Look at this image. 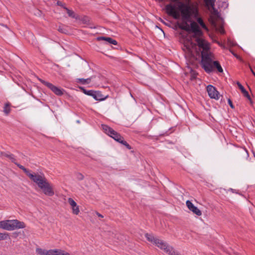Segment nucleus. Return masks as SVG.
<instances>
[{
	"mask_svg": "<svg viewBox=\"0 0 255 255\" xmlns=\"http://www.w3.org/2000/svg\"><path fill=\"white\" fill-rule=\"evenodd\" d=\"M186 30H191L193 33L192 36H187L183 41L182 49L186 58L197 59L201 55V65L205 71L210 73L213 70L214 56L208 51L209 43L203 38V32L194 22L189 26L186 23L182 26Z\"/></svg>",
	"mask_w": 255,
	"mask_h": 255,
	"instance_id": "1",
	"label": "nucleus"
},
{
	"mask_svg": "<svg viewBox=\"0 0 255 255\" xmlns=\"http://www.w3.org/2000/svg\"><path fill=\"white\" fill-rule=\"evenodd\" d=\"M157 0L162 2L164 0L161 1L159 0ZM170 0L174 3H170L166 5V12L168 15L172 16L175 19H177L180 18H181L182 22L179 25L180 28L183 29L182 26L185 23H186L189 26H191V23L193 22H195L198 25L197 22L193 20V18H196L197 22L204 29L208 30V28L204 23L201 17H198L199 7L198 4L197 2L184 3L179 0ZM198 26H199V25ZM199 27L200 28V27ZM187 31H188V30H187ZM188 32L192 34L190 35H187L185 38L187 36H192L193 34L191 30H189ZM184 38L185 37L183 38L182 41Z\"/></svg>",
	"mask_w": 255,
	"mask_h": 255,
	"instance_id": "2",
	"label": "nucleus"
},
{
	"mask_svg": "<svg viewBox=\"0 0 255 255\" xmlns=\"http://www.w3.org/2000/svg\"><path fill=\"white\" fill-rule=\"evenodd\" d=\"M146 239L152 244L155 245L156 247L163 250L164 252L168 254L172 247L168 245L166 242L162 240L157 237L153 236L152 234H145Z\"/></svg>",
	"mask_w": 255,
	"mask_h": 255,
	"instance_id": "3",
	"label": "nucleus"
},
{
	"mask_svg": "<svg viewBox=\"0 0 255 255\" xmlns=\"http://www.w3.org/2000/svg\"><path fill=\"white\" fill-rule=\"evenodd\" d=\"M35 252L39 255H71L68 252L57 249L47 250L41 248H37Z\"/></svg>",
	"mask_w": 255,
	"mask_h": 255,
	"instance_id": "4",
	"label": "nucleus"
},
{
	"mask_svg": "<svg viewBox=\"0 0 255 255\" xmlns=\"http://www.w3.org/2000/svg\"><path fill=\"white\" fill-rule=\"evenodd\" d=\"M102 126L104 131L115 140L120 143L123 140L124 138L110 127L105 125H103Z\"/></svg>",
	"mask_w": 255,
	"mask_h": 255,
	"instance_id": "5",
	"label": "nucleus"
},
{
	"mask_svg": "<svg viewBox=\"0 0 255 255\" xmlns=\"http://www.w3.org/2000/svg\"><path fill=\"white\" fill-rule=\"evenodd\" d=\"M39 188L47 196H52L54 194L53 185L48 180L40 185Z\"/></svg>",
	"mask_w": 255,
	"mask_h": 255,
	"instance_id": "6",
	"label": "nucleus"
},
{
	"mask_svg": "<svg viewBox=\"0 0 255 255\" xmlns=\"http://www.w3.org/2000/svg\"><path fill=\"white\" fill-rule=\"evenodd\" d=\"M29 178L35 183L38 187L47 180L43 174L38 173L29 175Z\"/></svg>",
	"mask_w": 255,
	"mask_h": 255,
	"instance_id": "7",
	"label": "nucleus"
},
{
	"mask_svg": "<svg viewBox=\"0 0 255 255\" xmlns=\"http://www.w3.org/2000/svg\"><path fill=\"white\" fill-rule=\"evenodd\" d=\"M16 228V220H7L0 221V228L11 231Z\"/></svg>",
	"mask_w": 255,
	"mask_h": 255,
	"instance_id": "8",
	"label": "nucleus"
},
{
	"mask_svg": "<svg viewBox=\"0 0 255 255\" xmlns=\"http://www.w3.org/2000/svg\"><path fill=\"white\" fill-rule=\"evenodd\" d=\"M40 81L44 85L48 87L53 92L58 96H61L63 94V90L55 86L50 83L46 82L41 79H39Z\"/></svg>",
	"mask_w": 255,
	"mask_h": 255,
	"instance_id": "9",
	"label": "nucleus"
},
{
	"mask_svg": "<svg viewBox=\"0 0 255 255\" xmlns=\"http://www.w3.org/2000/svg\"><path fill=\"white\" fill-rule=\"evenodd\" d=\"M207 91L209 97L212 99L218 100L220 98V94L215 88L212 85H208L207 87Z\"/></svg>",
	"mask_w": 255,
	"mask_h": 255,
	"instance_id": "10",
	"label": "nucleus"
},
{
	"mask_svg": "<svg viewBox=\"0 0 255 255\" xmlns=\"http://www.w3.org/2000/svg\"><path fill=\"white\" fill-rule=\"evenodd\" d=\"M186 205L188 209L196 215L200 216L202 215L201 211L195 206L189 200L186 202Z\"/></svg>",
	"mask_w": 255,
	"mask_h": 255,
	"instance_id": "11",
	"label": "nucleus"
},
{
	"mask_svg": "<svg viewBox=\"0 0 255 255\" xmlns=\"http://www.w3.org/2000/svg\"><path fill=\"white\" fill-rule=\"evenodd\" d=\"M68 202L71 207L72 213L74 215H78L80 212V209L77 203L71 198H68Z\"/></svg>",
	"mask_w": 255,
	"mask_h": 255,
	"instance_id": "12",
	"label": "nucleus"
},
{
	"mask_svg": "<svg viewBox=\"0 0 255 255\" xmlns=\"http://www.w3.org/2000/svg\"><path fill=\"white\" fill-rule=\"evenodd\" d=\"M205 6L210 11L214 9V3L215 0H204Z\"/></svg>",
	"mask_w": 255,
	"mask_h": 255,
	"instance_id": "13",
	"label": "nucleus"
},
{
	"mask_svg": "<svg viewBox=\"0 0 255 255\" xmlns=\"http://www.w3.org/2000/svg\"><path fill=\"white\" fill-rule=\"evenodd\" d=\"M108 97V95L104 96L101 92L96 91L95 99L97 101H104Z\"/></svg>",
	"mask_w": 255,
	"mask_h": 255,
	"instance_id": "14",
	"label": "nucleus"
},
{
	"mask_svg": "<svg viewBox=\"0 0 255 255\" xmlns=\"http://www.w3.org/2000/svg\"><path fill=\"white\" fill-rule=\"evenodd\" d=\"M63 8L66 11V12L69 17H72V18H74L75 19H78V16L76 15L75 13L72 10L69 9L65 6H64Z\"/></svg>",
	"mask_w": 255,
	"mask_h": 255,
	"instance_id": "15",
	"label": "nucleus"
},
{
	"mask_svg": "<svg viewBox=\"0 0 255 255\" xmlns=\"http://www.w3.org/2000/svg\"><path fill=\"white\" fill-rule=\"evenodd\" d=\"M237 85H238L239 88H240V89L241 90L242 93L244 94V96L247 97L249 100H250V96H249L248 92L245 90V89L241 85V84L239 82H238Z\"/></svg>",
	"mask_w": 255,
	"mask_h": 255,
	"instance_id": "16",
	"label": "nucleus"
},
{
	"mask_svg": "<svg viewBox=\"0 0 255 255\" xmlns=\"http://www.w3.org/2000/svg\"><path fill=\"white\" fill-rule=\"evenodd\" d=\"M99 39L104 40L107 41L108 42H109V43H111V44H114L115 45L117 44V42L115 40H114L113 39H112L111 37H101L99 38Z\"/></svg>",
	"mask_w": 255,
	"mask_h": 255,
	"instance_id": "17",
	"label": "nucleus"
},
{
	"mask_svg": "<svg viewBox=\"0 0 255 255\" xmlns=\"http://www.w3.org/2000/svg\"><path fill=\"white\" fill-rule=\"evenodd\" d=\"M188 69L190 71V73L188 74V72L186 71L185 74L190 77L191 80L195 79L196 78V73L193 70L189 69V68H188Z\"/></svg>",
	"mask_w": 255,
	"mask_h": 255,
	"instance_id": "18",
	"label": "nucleus"
},
{
	"mask_svg": "<svg viewBox=\"0 0 255 255\" xmlns=\"http://www.w3.org/2000/svg\"><path fill=\"white\" fill-rule=\"evenodd\" d=\"M91 79L92 78L87 79L79 78L77 79V82L80 83L82 84H88L91 82Z\"/></svg>",
	"mask_w": 255,
	"mask_h": 255,
	"instance_id": "19",
	"label": "nucleus"
},
{
	"mask_svg": "<svg viewBox=\"0 0 255 255\" xmlns=\"http://www.w3.org/2000/svg\"><path fill=\"white\" fill-rule=\"evenodd\" d=\"M10 104L9 103H7L4 105V106L3 107V112L4 113V114L6 115H7L10 111Z\"/></svg>",
	"mask_w": 255,
	"mask_h": 255,
	"instance_id": "20",
	"label": "nucleus"
},
{
	"mask_svg": "<svg viewBox=\"0 0 255 255\" xmlns=\"http://www.w3.org/2000/svg\"><path fill=\"white\" fill-rule=\"evenodd\" d=\"M214 68H216L218 72H223V70L220 65V63L217 61H214Z\"/></svg>",
	"mask_w": 255,
	"mask_h": 255,
	"instance_id": "21",
	"label": "nucleus"
},
{
	"mask_svg": "<svg viewBox=\"0 0 255 255\" xmlns=\"http://www.w3.org/2000/svg\"><path fill=\"white\" fill-rule=\"evenodd\" d=\"M77 19L80 20L84 24H87L90 21L89 18L86 16H82L81 18L78 16Z\"/></svg>",
	"mask_w": 255,
	"mask_h": 255,
	"instance_id": "22",
	"label": "nucleus"
},
{
	"mask_svg": "<svg viewBox=\"0 0 255 255\" xmlns=\"http://www.w3.org/2000/svg\"><path fill=\"white\" fill-rule=\"evenodd\" d=\"M17 166L19 167L21 170L23 171V172L29 177V175H32V173H30L29 171L25 168L23 166L17 164Z\"/></svg>",
	"mask_w": 255,
	"mask_h": 255,
	"instance_id": "23",
	"label": "nucleus"
},
{
	"mask_svg": "<svg viewBox=\"0 0 255 255\" xmlns=\"http://www.w3.org/2000/svg\"><path fill=\"white\" fill-rule=\"evenodd\" d=\"M25 227V224L23 222L17 221V229H23Z\"/></svg>",
	"mask_w": 255,
	"mask_h": 255,
	"instance_id": "24",
	"label": "nucleus"
},
{
	"mask_svg": "<svg viewBox=\"0 0 255 255\" xmlns=\"http://www.w3.org/2000/svg\"><path fill=\"white\" fill-rule=\"evenodd\" d=\"M4 156H6V157H8L10 159H11V161L12 162H13L15 164H16L15 159L14 157V155L11 154H8L7 153H5L4 154Z\"/></svg>",
	"mask_w": 255,
	"mask_h": 255,
	"instance_id": "25",
	"label": "nucleus"
},
{
	"mask_svg": "<svg viewBox=\"0 0 255 255\" xmlns=\"http://www.w3.org/2000/svg\"><path fill=\"white\" fill-rule=\"evenodd\" d=\"M96 91H93V90H89L87 92V95L88 96H92L94 99L95 97Z\"/></svg>",
	"mask_w": 255,
	"mask_h": 255,
	"instance_id": "26",
	"label": "nucleus"
},
{
	"mask_svg": "<svg viewBox=\"0 0 255 255\" xmlns=\"http://www.w3.org/2000/svg\"><path fill=\"white\" fill-rule=\"evenodd\" d=\"M17 237H18L19 238L22 239L25 237V234L24 231L22 232L20 231L19 232H17Z\"/></svg>",
	"mask_w": 255,
	"mask_h": 255,
	"instance_id": "27",
	"label": "nucleus"
},
{
	"mask_svg": "<svg viewBox=\"0 0 255 255\" xmlns=\"http://www.w3.org/2000/svg\"><path fill=\"white\" fill-rule=\"evenodd\" d=\"M58 30L61 32V33H66L67 32V30L64 28L63 26H59L58 28Z\"/></svg>",
	"mask_w": 255,
	"mask_h": 255,
	"instance_id": "28",
	"label": "nucleus"
},
{
	"mask_svg": "<svg viewBox=\"0 0 255 255\" xmlns=\"http://www.w3.org/2000/svg\"><path fill=\"white\" fill-rule=\"evenodd\" d=\"M8 236L7 234L4 233H0V240H5Z\"/></svg>",
	"mask_w": 255,
	"mask_h": 255,
	"instance_id": "29",
	"label": "nucleus"
},
{
	"mask_svg": "<svg viewBox=\"0 0 255 255\" xmlns=\"http://www.w3.org/2000/svg\"><path fill=\"white\" fill-rule=\"evenodd\" d=\"M123 144L125 145L128 149H131V146L124 139L120 142Z\"/></svg>",
	"mask_w": 255,
	"mask_h": 255,
	"instance_id": "30",
	"label": "nucleus"
},
{
	"mask_svg": "<svg viewBox=\"0 0 255 255\" xmlns=\"http://www.w3.org/2000/svg\"><path fill=\"white\" fill-rule=\"evenodd\" d=\"M123 144L125 145L128 149H131V146L124 139L120 142Z\"/></svg>",
	"mask_w": 255,
	"mask_h": 255,
	"instance_id": "31",
	"label": "nucleus"
},
{
	"mask_svg": "<svg viewBox=\"0 0 255 255\" xmlns=\"http://www.w3.org/2000/svg\"><path fill=\"white\" fill-rule=\"evenodd\" d=\"M228 103L230 105V106L231 107V108L232 109H234V106L231 101V100L230 99H228Z\"/></svg>",
	"mask_w": 255,
	"mask_h": 255,
	"instance_id": "32",
	"label": "nucleus"
},
{
	"mask_svg": "<svg viewBox=\"0 0 255 255\" xmlns=\"http://www.w3.org/2000/svg\"><path fill=\"white\" fill-rule=\"evenodd\" d=\"M94 213L100 218H103L104 217V216L102 214H100L99 212L97 211H95Z\"/></svg>",
	"mask_w": 255,
	"mask_h": 255,
	"instance_id": "33",
	"label": "nucleus"
},
{
	"mask_svg": "<svg viewBox=\"0 0 255 255\" xmlns=\"http://www.w3.org/2000/svg\"><path fill=\"white\" fill-rule=\"evenodd\" d=\"M57 4L58 5L61 6L63 7L64 6V5L62 4V3L60 1H59V0H58L57 1Z\"/></svg>",
	"mask_w": 255,
	"mask_h": 255,
	"instance_id": "34",
	"label": "nucleus"
},
{
	"mask_svg": "<svg viewBox=\"0 0 255 255\" xmlns=\"http://www.w3.org/2000/svg\"><path fill=\"white\" fill-rule=\"evenodd\" d=\"M81 89V90H82L83 92L86 94V95H87V92L88 91H87L85 89H84L83 88H80Z\"/></svg>",
	"mask_w": 255,
	"mask_h": 255,
	"instance_id": "35",
	"label": "nucleus"
},
{
	"mask_svg": "<svg viewBox=\"0 0 255 255\" xmlns=\"http://www.w3.org/2000/svg\"><path fill=\"white\" fill-rule=\"evenodd\" d=\"M250 69H251V72L252 73H253V74L255 76V73L254 72V71L253 70V69H252L251 67H250Z\"/></svg>",
	"mask_w": 255,
	"mask_h": 255,
	"instance_id": "36",
	"label": "nucleus"
},
{
	"mask_svg": "<svg viewBox=\"0 0 255 255\" xmlns=\"http://www.w3.org/2000/svg\"><path fill=\"white\" fill-rule=\"evenodd\" d=\"M229 190H230V191H232V192H234V189H232V188H230V189H229Z\"/></svg>",
	"mask_w": 255,
	"mask_h": 255,
	"instance_id": "37",
	"label": "nucleus"
},
{
	"mask_svg": "<svg viewBox=\"0 0 255 255\" xmlns=\"http://www.w3.org/2000/svg\"><path fill=\"white\" fill-rule=\"evenodd\" d=\"M233 54H234L236 57H237V58H238V56H237L236 54H234V53H233Z\"/></svg>",
	"mask_w": 255,
	"mask_h": 255,
	"instance_id": "38",
	"label": "nucleus"
},
{
	"mask_svg": "<svg viewBox=\"0 0 255 255\" xmlns=\"http://www.w3.org/2000/svg\"><path fill=\"white\" fill-rule=\"evenodd\" d=\"M221 33H223V32H224L223 30H222V31H221Z\"/></svg>",
	"mask_w": 255,
	"mask_h": 255,
	"instance_id": "39",
	"label": "nucleus"
},
{
	"mask_svg": "<svg viewBox=\"0 0 255 255\" xmlns=\"http://www.w3.org/2000/svg\"><path fill=\"white\" fill-rule=\"evenodd\" d=\"M245 152H246V154H248V153H247V151H245Z\"/></svg>",
	"mask_w": 255,
	"mask_h": 255,
	"instance_id": "40",
	"label": "nucleus"
},
{
	"mask_svg": "<svg viewBox=\"0 0 255 255\" xmlns=\"http://www.w3.org/2000/svg\"><path fill=\"white\" fill-rule=\"evenodd\" d=\"M19 60H20V61H21V62H22V60H21V59L19 58Z\"/></svg>",
	"mask_w": 255,
	"mask_h": 255,
	"instance_id": "41",
	"label": "nucleus"
}]
</instances>
